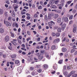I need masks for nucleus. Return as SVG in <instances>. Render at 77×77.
Returning <instances> with one entry per match:
<instances>
[{"mask_svg": "<svg viewBox=\"0 0 77 77\" xmlns=\"http://www.w3.org/2000/svg\"><path fill=\"white\" fill-rule=\"evenodd\" d=\"M53 24L54 25L55 24V23H54V22L53 21H50V22H49L48 23V26L50 29H52V27L51 26H53Z\"/></svg>", "mask_w": 77, "mask_h": 77, "instance_id": "1", "label": "nucleus"}, {"mask_svg": "<svg viewBox=\"0 0 77 77\" xmlns=\"http://www.w3.org/2000/svg\"><path fill=\"white\" fill-rule=\"evenodd\" d=\"M4 23L5 24H6L7 26H8V27L11 26V23L9 22H8V21H6L5 20H4Z\"/></svg>", "mask_w": 77, "mask_h": 77, "instance_id": "2", "label": "nucleus"}, {"mask_svg": "<svg viewBox=\"0 0 77 77\" xmlns=\"http://www.w3.org/2000/svg\"><path fill=\"white\" fill-rule=\"evenodd\" d=\"M62 20L63 21H64V22H68V18L66 17H63L62 18Z\"/></svg>", "mask_w": 77, "mask_h": 77, "instance_id": "3", "label": "nucleus"}, {"mask_svg": "<svg viewBox=\"0 0 77 77\" xmlns=\"http://www.w3.org/2000/svg\"><path fill=\"white\" fill-rule=\"evenodd\" d=\"M60 38H57L53 41V43L54 44H56V43H58L60 41Z\"/></svg>", "mask_w": 77, "mask_h": 77, "instance_id": "4", "label": "nucleus"}, {"mask_svg": "<svg viewBox=\"0 0 77 77\" xmlns=\"http://www.w3.org/2000/svg\"><path fill=\"white\" fill-rule=\"evenodd\" d=\"M54 16V14L52 13H51L48 14V19L49 20H50L51 18V17H53V16Z\"/></svg>", "mask_w": 77, "mask_h": 77, "instance_id": "5", "label": "nucleus"}, {"mask_svg": "<svg viewBox=\"0 0 77 77\" xmlns=\"http://www.w3.org/2000/svg\"><path fill=\"white\" fill-rule=\"evenodd\" d=\"M38 60L41 61L44 58V56L42 55H39L38 56Z\"/></svg>", "mask_w": 77, "mask_h": 77, "instance_id": "6", "label": "nucleus"}, {"mask_svg": "<svg viewBox=\"0 0 77 77\" xmlns=\"http://www.w3.org/2000/svg\"><path fill=\"white\" fill-rule=\"evenodd\" d=\"M42 67L45 70H46L48 68V66L47 64H45L42 66Z\"/></svg>", "mask_w": 77, "mask_h": 77, "instance_id": "7", "label": "nucleus"}, {"mask_svg": "<svg viewBox=\"0 0 77 77\" xmlns=\"http://www.w3.org/2000/svg\"><path fill=\"white\" fill-rule=\"evenodd\" d=\"M73 33H75L76 31H77V27H76V26L75 25H74L73 27Z\"/></svg>", "mask_w": 77, "mask_h": 77, "instance_id": "8", "label": "nucleus"}, {"mask_svg": "<svg viewBox=\"0 0 77 77\" xmlns=\"http://www.w3.org/2000/svg\"><path fill=\"white\" fill-rule=\"evenodd\" d=\"M65 27H66V24H63L61 27V30H62L63 31H64L65 29Z\"/></svg>", "mask_w": 77, "mask_h": 77, "instance_id": "9", "label": "nucleus"}, {"mask_svg": "<svg viewBox=\"0 0 77 77\" xmlns=\"http://www.w3.org/2000/svg\"><path fill=\"white\" fill-rule=\"evenodd\" d=\"M9 40V37L8 36H6L5 38V40L6 42H8Z\"/></svg>", "mask_w": 77, "mask_h": 77, "instance_id": "10", "label": "nucleus"}, {"mask_svg": "<svg viewBox=\"0 0 77 77\" xmlns=\"http://www.w3.org/2000/svg\"><path fill=\"white\" fill-rule=\"evenodd\" d=\"M56 45H53L51 46V49L52 50H56Z\"/></svg>", "mask_w": 77, "mask_h": 77, "instance_id": "11", "label": "nucleus"}, {"mask_svg": "<svg viewBox=\"0 0 77 77\" xmlns=\"http://www.w3.org/2000/svg\"><path fill=\"white\" fill-rule=\"evenodd\" d=\"M38 72H32V75H35L38 74Z\"/></svg>", "mask_w": 77, "mask_h": 77, "instance_id": "12", "label": "nucleus"}, {"mask_svg": "<svg viewBox=\"0 0 77 77\" xmlns=\"http://www.w3.org/2000/svg\"><path fill=\"white\" fill-rule=\"evenodd\" d=\"M57 21L58 23H61V21H62V20H61V18H58L57 20Z\"/></svg>", "mask_w": 77, "mask_h": 77, "instance_id": "13", "label": "nucleus"}, {"mask_svg": "<svg viewBox=\"0 0 77 77\" xmlns=\"http://www.w3.org/2000/svg\"><path fill=\"white\" fill-rule=\"evenodd\" d=\"M67 51V49L66 48H62V51L63 52L65 53V52H66Z\"/></svg>", "mask_w": 77, "mask_h": 77, "instance_id": "14", "label": "nucleus"}, {"mask_svg": "<svg viewBox=\"0 0 77 77\" xmlns=\"http://www.w3.org/2000/svg\"><path fill=\"white\" fill-rule=\"evenodd\" d=\"M51 7L52 9H56V8H57L56 6L53 5H51Z\"/></svg>", "mask_w": 77, "mask_h": 77, "instance_id": "15", "label": "nucleus"}, {"mask_svg": "<svg viewBox=\"0 0 77 77\" xmlns=\"http://www.w3.org/2000/svg\"><path fill=\"white\" fill-rule=\"evenodd\" d=\"M59 17V15L57 14H55V15L54 16V17L55 19H56V18H57L58 17Z\"/></svg>", "mask_w": 77, "mask_h": 77, "instance_id": "16", "label": "nucleus"}, {"mask_svg": "<svg viewBox=\"0 0 77 77\" xmlns=\"http://www.w3.org/2000/svg\"><path fill=\"white\" fill-rule=\"evenodd\" d=\"M5 32V30L3 28L0 29V32L1 33H3Z\"/></svg>", "mask_w": 77, "mask_h": 77, "instance_id": "17", "label": "nucleus"}, {"mask_svg": "<svg viewBox=\"0 0 77 77\" xmlns=\"http://www.w3.org/2000/svg\"><path fill=\"white\" fill-rule=\"evenodd\" d=\"M15 64H17L18 65V64H19V63H20V61L18 60H16L15 61Z\"/></svg>", "mask_w": 77, "mask_h": 77, "instance_id": "18", "label": "nucleus"}, {"mask_svg": "<svg viewBox=\"0 0 77 77\" xmlns=\"http://www.w3.org/2000/svg\"><path fill=\"white\" fill-rule=\"evenodd\" d=\"M12 15L13 17H15V14L14 12V11H13L12 13Z\"/></svg>", "mask_w": 77, "mask_h": 77, "instance_id": "19", "label": "nucleus"}, {"mask_svg": "<svg viewBox=\"0 0 77 77\" xmlns=\"http://www.w3.org/2000/svg\"><path fill=\"white\" fill-rule=\"evenodd\" d=\"M53 68L55 70L57 69V65L55 64L53 66Z\"/></svg>", "mask_w": 77, "mask_h": 77, "instance_id": "20", "label": "nucleus"}, {"mask_svg": "<svg viewBox=\"0 0 77 77\" xmlns=\"http://www.w3.org/2000/svg\"><path fill=\"white\" fill-rule=\"evenodd\" d=\"M3 13V9H0V15H2Z\"/></svg>", "mask_w": 77, "mask_h": 77, "instance_id": "21", "label": "nucleus"}, {"mask_svg": "<svg viewBox=\"0 0 77 77\" xmlns=\"http://www.w3.org/2000/svg\"><path fill=\"white\" fill-rule=\"evenodd\" d=\"M44 20L45 21H47L48 20V17L47 15H45L44 17Z\"/></svg>", "mask_w": 77, "mask_h": 77, "instance_id": "22", "label": "nucleus"}, {"mask_svg": "<svg viewBox=\"0 0 77 77\" xmlns=\"http://www.w3.org/2000/svg\"><path fill=\"white\" fill-rule=\"evenodd\" d=\"M10 33L11 34V37H13V38L15 37V36H14V33L10 32Z\"/></svg>", "mask_w": 77, "mask_h": 77, "instance_id": "23", "label": "nucleus"}, {"mask_svg": "<svg viewBox=\"0 0 77 77\" xmlns=\"http://www.w3.org/2000/svg\"><path fill=\"white\" fill-rule=\"evenodd\" d=\"M17 71H19V72H20L21 71V67H19L17 68Z\"/></svg>", "mask_w": 77, "mask_h": 77, "instance_id": "24", "label": "nucleus"}, {"mask_svg": "<svg viewBox=\"0 0 77 77\" xmlns=\"http://www.w3.org/2000/svg\"><path fill=\"white\" fill-rule=\"evenodd\" d=\"M11 42L13 44V45H17V43L15 42L12 41Z\"/></svg>", "mask_w": 77, "mask_h": 77, "instance_id": "25", "label": "nucleus"}, {"mask_svg": "<svg viewBox=\"0 0 77 77\" xmlns=\"http://www.w3.org/2000/svg\"><path fill=\"white\" fill-rule=\"evenodd\" d=\"M57 31L58 32H61V28H58L57 29Z\"/></svg>", "mask_w": 77, "mask_h": 77, "instance_id": "26", "label": "nucleus"}, {"mask_svg": "<svg viewBox=\"0 0 77 77\" xmlns=\"http://www.w3.org/2000/svg\"><path fill=\"white\" fill-rule=\"evenodd\" d=\"M54 3V1L53 0H51L50 2V5H53Z\"/></svg>", "mask_w": 77, "mask_h": 77, "instance_id": "27", "label": "nucleus"}, {"mask_svg": "<svg viewBox=\"0 0 77 77\" xmlns=\"http://www.w3.org/2000/svg\"><path fill=\"white\" fill-rule=\"evenodd\" d=\"M63 74L64 75H65V76L66 77L67 76V75H68V72L66 71H65L63 73Z\"/></svg>", "mask_w": 77, "mask_h": 77, "instance_id": "28", "label": "nucleus"}, {"mask_svg": "<svg viewBox=\"0 0 77 77\" xmlns=\"http://www.w3.org/2000/svg\"><path fill=\"white\" fill-rule=\"evenodd\" d=\"M55 35L57 37H59V36H60V33L58 32L56 33L55 34Z\"/></svg>", "mask_w": 77, "mask_h": 77, "instance_id": "29", "label": "nucleus"}, {"mask_svg": "<svg viewBox=\"0 0 77 77\" xmlns=\"http://www.w3.org/2000/svg\"><path fill=\"white\" fill-rule=\"evenodd\" d=\"M12 57L13 59H15L16 58V55L15 54H14L12 55Z\"/></svg>", "mask_w": 77, "mask_h": 77, "instance_id": "30", "label": "nucleus"}, {"mask_svg": "<svg viewBox=\"0 0 77 77\" xmlns=\"http://www.w3.org/2000/svg\"><path fill=\"white\" fill-rule=\"evenodd\" d=\"M37 72H39V73L41 72H42V69H38L37 70Z\"/></svg>", "mask_w": 77, "mask_h": 77, "instance_id": "31", "label": "nucleus"}, {"mask_svg": "<svg viewBox=\"0 0 77 77\" xmlns=\"http://www.w3.org/2000/svg\"><path fill=\"white\" fill-rule=\"evenodd\" d=\"M57 28H58V27H57V26H54V30H56V29H57Z\"/></svg>", "mask_w": 77, "mask_h": 77, "instance_id": "32", "label": "nucleus"}, {"mask_svg": "<svg viewBox=\"0 0 77 77\" xmlns=\"http://www.w3.org/2000/svg\"><path fill=\"white\" fill-rule=\"evenodd\" d=\"M68 54L67 53H66L64 55V57H68Z\"/></svg>", "mask_w": 77, "mask_h": 77, "instance_id": "33", "label": "nucleus"}, {"mask_svg": "<svg viewBox=\"0 0 77 77\" xmlns=\"http://www.w3.org/2000/svg\"><path fill=\"white\" fill-rule=\"evenodd\" d=\"M40 65H36L35 66V68H40Z\"/></svg>", "mask_w": 77, "mask_h": 77, "instance_id": "34", "label": "nucleus"}, {"mask_svg": "<svg viewBox=\"0 0 77 77\" xmlns=\"http://www.w3.org/2000/svg\"><path fill=\"white\" fill-rule=\"evenodd\" d=\"M17 40L18 41V42L19 43V44H21L22 43H21V40L18 39V38H17Z\"/></svg>", "mask_w": 77, "mask_h": 77, "instance_id": "35", "label": "nucleus"}, {"mask_svg": "<svg viewBox=\"0 0 77 77\" xmlns=\"http://www.w3.org/2000/svg\"><path fill=\"white\" fill-rule=\"evenodd\" d=\"M75 51V49H72L71 50L70 53H73V52H74V51Z\"/></svg>", "mask_w": 77, "mask_h": 77, "instance_id": "36", "label": "nucleus"}, {"mask_svg": "<svg viewBox=\"0 0 77 77\" xmlns=\"http://www.w3.org/2000/svg\"><path fill=\"white\" fill-rule=\"evenodd\" d=\"M75 72V71H72L70 72V74H71L72 75V74H74Z\"/></svg>", "mask_w": 77, "mask_h": 77, "instance_id": "37", "label": "nucleus"}, {"mask_svg": "<svg viewBox=\"0 0 77 77\" xmlns=\"http://www.w3.org/2000/svg\"><path fill=\"white\" fill-rule=\"evenodd\" d=\"M73 18V16L72 15H70L69 17V20H72V19Z\"/></svg>", "mask_w": 77, "mask_h": 77, "instance_id": "38", "label": "nucleus"}, {"mask_svg": "<svg viewBox=\"0 0 77 77\" xmlns=\"http://www.w3.org/2000/svg\"><path fill=\"white\" fill-rule=\"evenodd\" d=\"M75 47H76V46L75 45H74L72 46V48H73V49H77V48Z\"/></svg>", "mask_w": 77, "mask_h": 77, "instance_id": "39", "label": "nucleus"}, {"mask_svg": "<svg viewBox=\"0 0 77 77\" xmlns=\"http://www.w3.org/2000/svg\"><path fill=\"white\" fill-rule=\"evenodd\" d=\"M38 9H42V6H41V5H40L38 7Z\"/></svg>", "mask_w": 77, "mask_h": 77, "instance_id": "40", "label": "nucleus"}, {"mask_svg": "<svg viewBox=\"0 0 77 77\" xmlns=\"http://www.w3.org/2000/svg\"><path fill=\"white\" fill-rule=\"evenodd\" d=\"M45 56L46 57H47V58H49V57H50V56H49V55H48V54H45Z\"/></svg>", "mask_w": 77, "mask_h": 77, "instance_id": "41", "label": "nucleus"}, {"mask_svg": "<svg viewBox=\"0 0 77 77\" xmlns=\"http://www.w3.org/2000/svg\"><path fill=\"white\" fill-rule=\"evenodd\" d=\"M62 63V60H59V61L58 62V63L60 64V63Z\"/></svg>", "mask_w": 77, "mask_h": 77, "instance_id": "42", "label": "nucleus"}, {"mask_svg": "<svg viewBox=\"0 0 77 77\" xmlns=\"http://www.w3.org/2000/svg\"><path fill=\"white\" fill-rule=\"evenodd\" d=\"M52 36H56V34H55L54 32H52Z\"/></svg>", "mask_w": 77, "mask_h": 77, "instance_id": "43", "label": "nucleus"}, {"mask_svg": "<svg viewBox=\"0 0 77 77\" xmlns=\"http://www.w3.org/2000/svg\"><path fill=\"white\" fill-rule=\"evenodd\" d=\"M33 69H34V67H31L29 68V70H33Z\"/></svg>", "mask_w": 77, "mask_h": 77, "instance_id": "44", "label": "nucleus"}, {"mask_svg": "<svg viewBox=\"0 0 77 77\" xmlns=\"http://www.w3.org/2000/svg\"><path fill=\"white\" fill-rule=\"evenodd\" d=\"M58 2H59V1L58 0H57L55 2V3L56 5H57L58 4Z\"/></svg>", "mask_w": 77, "mask_h": 77, "instance_id": "45", "label": "nucleus"}, {"mask_svg": "<svg viewBox=\"0 0 77 77\" xmlns=\"http://www.w3.org/2000/svg\"><path fill=\"white\" fill-rule=\"evenodd\" d=\"M56 12H57V13H58V14H60V13H61V11L60 10H58Z\"/></svg>", "mask_w": 77, "mask_h": 77, "instance_id": "46", "label": "nucleus"}, {"mask_svg": "<svg viewBox=\"0 0 77 77\" xmlns=\"http://www.w3.org/2000/svg\"><path fill=\"white\" fill-rule=\"evenodd\" d=\"M72 77H77V74H74L73 75H72Z\"/></svg>", "mask_w": 77, "mask_h": 77, "instance_id": "47", "label": "nucleus"}, {"mask_svg": "<svg viewBox=\"0 0 77 77\" xmlns=\"http://www.w3.org/2000/svg\"><path fill=\"white\" fill-rule=\"evenodd\" d=\"M17 8H18V5H16L14 7V8H15V9H17Z\"/></svg>", "mask_w": 77, "mask_h": 77, "instance_id": "48", "label": "nucleus"}, {"mask_svg": "<svg viewBox=\"0 0 77 77\" xmlns=\"http://www.w3.org/2000/svg\"><path fill=\"white\" fill-rule=\"evenodd\" d=\"M71 75H72L71 74V73H70L68 75H67V77H71Z\"/></svg>", "mask_w": 77, "mask_h": 77, "instance_id": "49", "label": "nucleus"}, {"mask_svg": "<svg viewBox=\"0 0 77 77\" xmlns=\"http://www.w3.org/2000/svg\"><path fill=\"white\" fill-rule=\"evenodd\" d=\"M8 48L10 50H12V46H9L8 47Z\"/></svg>", "mask_w": 77, "mask_h": 77, "instance_id": "50", "label": "nucleus"}, {"mask_svg": "<svg viewBox=\"0 0 77 77\" xmlns=\"http://www.w3.org/2000/svg\"><path fill=\"white\" fill-rule=\"evenodd\" d=\"M34 17L35 18H36V17H38V15H37V14H34Z\"/></svg>", "mask_w": 77, "mask_h": 77, "instance_id": "51", "label": "nucleus"}, {"mask_svg": "<svg viewBox=\"0 0 77 77\" xmlns=\"http://www.w3.org/2000/svg\"><path fill=\"white\" fill-rule=\"evenodd\" d=\"M71 2L69 1H68L66 2L67 4H68V5H69V4H71Z\"/></svg>", "mask_w": 77, "mask_h": 77, "instance_id": "52", "label": "nucleus"}, {"mask_svg": "<svg viewBox=\"0 0 77 77\" xmlns=\"http://www.w3.org/2000/svg\"><path fill=\"white\" fill-rule=\"evenodd\" d=\"M28 2L29 3L31 4L32 2V0H29L28 1Z\"/></svg>", "mask_w": 77, "mask_h": 77, "instance_id": "53", "label": "nucleus"}, {"mask_svg": "<svg viewBox=\"0 0 77 77\" xmlns=\"http://www.w3.org/2000/svg\"><path fill=\"white\" fill-rule=\"evenodd\" d=\"M27 33L28 35H29V36H30V32L29 31H27Z\"/></svg>", "mask_w": 77, "mask_h": 77, "instance_id": "54", "label": "nucleus"}, {"mask_svg": "<svg viewBox=\"0 0 77 77\" xmlns=\"http://www.w3.org/2000/svg\"><path fill=\"white\" fill-rule=\"evenodd\" d=\"M40 4L42 6L43 5H44L43 4V2L40 1Z\"/></svg>", "mask_w": 77, "mask_h": 77, "instance_id": "55", "label": "nucleus"}, {"mask_svg": "<svg viewBox=\"0 0 77 77\" xmlns=\"http://www.w3.org/2000/svg\"><path fill=\"white\" fill-rule=\"evenodd\" d=\"M23 8L24 9H29V7L26 6L24 7Z\"/></svg>", "mask_w": 77, "mask_h": 77, "instance_id": "56", "label": "nucleus"}, {"mask_svg": "<svg viewBox=\"0 0 77 77\" xmlns=\"http://www.w3.org/2000/svg\"><path fill=\"white\" fill-rule=\"evenodd\" d=\"M60 6L63 7V5H64V3H61L60 4Z\"/></svg>", "mask_w": 77, "mask_h": 77, "instance_id": "57", "label": "nucleus"}, {"mask_svg": "<svg viewBox=\"0 0 77 77\" xmlns=\"http://www.w3.org/2000/svg\"><path fill=\"white\" fill-rule=\"evenodd\" d=\"M13 3H17V0H14Z\"/></svg>", "mask_w": 77, "mask_h": 77, "instance_id": "58", "label": "nucleus"}, {"mask_svg": "<svg viewBox=\"0 0 77 77\" xmlns=\"http://www.w3.org/2000/svg\"><path fill=\"white\" fill-rule=\"evenodd\" d=\"M60 3H64L65 2V0H60Z\"/></svg>", "mask_w": 77, "mask_h": 77, "instance_id": "59", "label": "nucleus"}, {"mask_svg": "<svg viewBox=\"0 0 77 77\" xmlns=\"http://www.w3.org/2000/svg\"><path fill=\"white\" fill-rule=\"evenodd\" d=\"M2 56L3 57H4V58H6V55L5 54H3Z\"/></svg>", "mask_w": 77, "mask_h": 77, "instance_id": "60", "label": "nucleus"}, {"mask_svg": "<svg viewBox=\"0 0 77 77\" xmlns=\"http://www.w3.org/2000/svg\"><path fill=\"white\" fill-rule=\"evenodd\" d=\"M21 49L22 50H24V51H26V49L23 48H21Z\"/></svg>", "mask_w": 77, "mask_h": 77, "instance_id": "61", "label": "nucleus"}, {"mask_svg": "<svg viewBox=\"0 0 77 77\" xmlns=\"http://www.w3.org/2000/svg\"><path fill=\"white\" fill-rule=\"evenodd\" d=\"M67 69H71V67H70V66H67Z\"/></svg>", "mask_w": 77, "mask_h": 77, "instance_id": "62", "label": "nucleus"}, {"mask_svg": "<svg viewBox=\"0 0 77 77\" xmlns=\"http://www.w3.org/2000/svg\"><path fill=\"white\" fill-rule=\"evenodd\" d=\"M40 40H41V38H40L39 37L38 38H37V41H40Z\"/></svg>", "mask_w": 77, "mask_h": 77, "instance_id": "63", "label": "nucleus"}, {"mask_svg": "<svg viewBox=\"0 0 77 77\" xmlns=\"http://www.w3.org/2000/svg\"><path fill=\"white\" fill-rule=\"evenodd\" d=\"M15 26L16 27H18V24L17 23H15Z\"/></svg>", "mask_w": 77, "mask_h": 77, "instance_id": "64", "label": "nucleus"}]
</instances>
